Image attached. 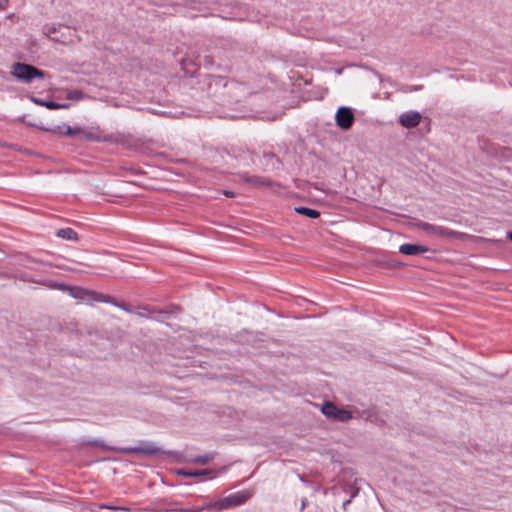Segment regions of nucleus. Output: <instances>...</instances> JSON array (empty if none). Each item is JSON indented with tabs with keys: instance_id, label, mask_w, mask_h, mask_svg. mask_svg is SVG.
<instances>
[{
	"instance_id": "33",
	"label": "nucleus",
	"mask_w": 512,
	"mask_h": 512,
	"mask_svg": "<svg viewBox=\"0 0 512 512\" xmlns=\"http://www.w3.org/2000/svg\"><path fill=\"white\" fill-rule=\"evenodd\" d=\"M507 237L510 241H512V231L507 233Z\"/></svg>"
},
{
	"instance_id": "12",
	"label": "nucleus",
	"mask_w": 512,
	"mask_h": 512,
	"mask_svg": "<svg viewBox=\"0 0 512 512\" xmlns=\"http://www.w3.org/2000/svg\"><path fill=\"white\" fill-rule=\"evenodd\" d=\"M212 473H213V471L210 469H194V470L182 469V470L178 471L179 475H183L185 477H190V478L206 476V475H210Z\"/></svg>"
},
{
	"instance_id": "9",
	"label": "nucleus",
	"mask_w": 512,
	"mask_h": 512,
	"mask_svg": "<svg viewBox=\"0 0 512 512\" xmlns=\"http://www.w3.org/2000/svg\"><path fill=\"white\" fill-rule=\"evenodd\" d=\"M31 100L33 103L43 106V107H46L47 109H50V110L68 109L70 106L68 103H57L54 101L43 100V99L36 98V97H31Z\"/></svg>"
},
{
	"instance_id": "19",
	"label": "nucleus",
	"mask_w": 512,
	"mask_h": 512,
	"mask_svg": "<svg viewBox=\"0 0 512 512\" xmlns=\"http://www.w3.org/2000/svg\"><path fill=\"white\" fill-rule=\"evenodd\" d=\"M352 418V413L348 410L338 408L334 420L346 422Z\"/></svg>"
},
{
	"instance_id": "22",
	"label": "nucleus",
	"mask_w": 512,
	"mask_h": 512,
	"mask_svg": "<svg viewBox=\"0 0 512 512\" xmlns=\"http://www.w3.org/2000/svg\"><path fill=\"white\" fill-rule=\"evenodd\" d=\"M56 31H57V28L55 25H45L43 27V32L47 36L54 34Z\"/></svg>"
},
{
	"instance_id": "17",
	"label": "nucleus",
	"mask_w": 512,
	"mask_h": 512,
	"mask_svg": "<svg viewBox=\"0 0 512 512\" xmlns=\"http://www.w3.org/2000/svg\"><path fill=\"white\" fill-rule=\"evenodd\" d=\"M214 457H215L214 453H207V454L202 455V456H196L194 458H191L189 460V462L193 463V464L205 465V464L209 463L211 460H213Z\"/></svg>"
},
{
	"instance_id": "10",
	"label": "nucleus",
	"mask_w": 512,
	"mask_h": 512,
	"mask_svg": "<svg viewBox=\"0 0 512 512\" xmlns=\"http://www.w3.org/2000/svg\"><path fill=\"white\" fill-rule=\"evenodd\" d=\"M228 84V81L225 77L222 76H213L211 77L208 83V89H214V92H217L219 89H224Z\"/></svg>"
},
{
	"instance_id": "32",
	"label": "nucleus",
	"mask_w": 512,
	"mask_h": 512,
	"mask_svg": "<svg viewBox=\"0 0 512 512\" xmlns=\"http://www.w3.org/2000/svg\"><path fill=\"white\" fill-rule=\"evenodd\" d=\"M421 89V86H414L413 88L410 89V91H417Z\"/></svg>"
},
{
	"instance_id": "28",
	"label": "nucleus",
	"mask_w": 512,
	"mask_h": 512,
	"mask_svg": "<svg viewBox=\"0 0 512 512\" xmlns=\"http://www.w3.org/2000/svg\"><path fill=\"white\" fill-rule=\"evenodd\" d=\"M351 494H350V498H354L357 496V494L359 493V488L358 487H352L351 488Z\"/></svg>"
},
{
	"instance_id": "25",
	"label": "nucleus",
	"mask_w": 512,
	"mask_h": 512,
	"mask_svg": "<svg viewBox=\"0 0 512 512\" xmlns=\"http://www.w3.org/2000/svg\"><path fill=\"white\" fill-rule=\"evenodd\" d=\"M100 508H106V509H111V510H125V511H128L129 509L126 508V507H116V506H107V505H101Z\"/></svg>"
},
{
	"instance_id": "6",
	"label": "nucleus",
	"mask_w": 512,
	"mask_h": 512,
	"mask_svg": "<svg viewBox=\"0 0 512 512\" xmlns=\"http://www.w3.org/2000/svg\"><path fill=\"white\" fill-rule=\"evenodd\" d=\"M421 114L417 111H406L399 116V123L407 129L415 128L421 121Z\"/></svg>"
},
{
	"instance_id": "5",
	"label": "nucleus",
	"mask_w": 512,
	"mask_h": 512,
	"mask_svg": "<svg viewBox=\"0 0 512 512\" xmlns=\"http://www.w3.org/2000/svg\"><path fill=\"white\" fill-rule=\"evenodd\" d=\"M354 114L351 108L342 106L335 114L336 124L343 130L349 129L354 122Z\"/></svg>"
},
{
	"instance_id": "29",
	"label": "nucleus",
	"mask_w": 512,
	"mask_h": 512,
	"mask_svg": "<svg viewBox=\"0 0 512 512\" xmlns=\"http://www.w3.org/2000/svg\"><path fill=\"white\" fill-rule=\"evenodd\" d=\"M223 194L229 198H232L235 196V193L233 191H229V190H224L223 191Z\"/></svg>"
},
{
	"instance_id": "34",
	"label": "nucleus",
	"mask_w": 512,
	"mask_h": 512,
	"mask_svg": "<svg viewBox=\"0 0 512 512\" xmlns=\"http://www.w3.org/2000/svg\"><path fill=\"white\" fill-rule=\"evenodd\" d=\"M299 479H300V481L305 482V480L302 476H300Z\"/></svg>"
},
{
	"instance_id": "24",
	"label": "nucleus",
	"mask_w": 512,
	"mask_h": 512,
	"mask_svg": "<svg viewBox=\"0 0 512 512\" xmlns=\"http://www.w3.org/2000/svg\"><path fill=\"white\" fill-rule=\"evenodd\" d=\"M114 306H117L119 307L120 309L124 310V311H127V312H131L130 308H129V305L126 304V303H121V304H118L116 301H115V304H113Z\"/></svg>"
},
{
	"instance_id": "21",
	"label": "nucleus",
	"mask_w": 512,
	"mask_h": 512,
	"mask_svg": "<svg viewBox=\"0 0 512 512\" xmlns=\"http://www.w3.org/2000/svg\"><path fill=\"white\" fill-rule=\"evenodd\" d=\"M84 94L80 90H70L66 94L68 100L78 101L83 98Z\"/></svg>"
},
{
	"instance_id": "18",
	"label": "nucleus",
	"mask_w": 512,
	"mask_h": 512,
	"mask_svg": "<svg viewBox=\"0 0 512 512\" xmlns=\"http://www.w3.org/2000/svg\"><path fill=\"white\" fill-rule=\"evenodd\" d=\"M242 180L245 182H251L256 185H261V186L270 185V181L268 179H264V178H260V177H256V176L249 177L246 174L242 175Z\"/></svg>"
},
{
	"instance_id": "31",
	"label": "nucleus",
	"mask_w": 512,
	"mask_h": 512,
	"mask_svg": "<svg viewBox=\"0 0 512 512\" xmlns=\"http://www.w3.org/2000/svg\"><path fill=\"white\" fill-rule=\"evenodd\" d=\"M307 504H308L307 499H306V498L302 499L300 509H301V510H304V509H305V507L307 506Z\"/></svg>"
},
{
	"instance_id": "15",
	"label": "nucleus",
	"mask_w": 512,
	"mask_h": 512,
	"mask_svg": "<svg viewBox=\"0 0 512 512\" xmlns=\"http://www.w3.org/2000/svg\"><path fill=\"white\" fill-rule=\"evenodd\" d=\"M81 138L88 140V141H96V142H101V141L106 140L105 138L101 137L99 131L84 130V129H82Z\"/></svg>"
},
{
	"instance_id": "26",
	"label": "nucleus",
	"mask_w": 512,
	"mask_h": 512,
	"mask_svg": "<svg viewBox=\"0 0 512 512\" xmlns=\"http://www.w3.org/2000/svg\"><path fill=\"white\" fill-rule=\"evenodd\" d=\"M204 509H207V506L206 507H201V508L181 509L180 511H183V512H201Z\"/></svg>"
},
{
	"instance_id": "2",
	"label": "nucleus",
	"mask_w": 512,
	"mask_h": 512,
	"mask_svg": "<svg viewBox=\"0 0 512 512\" xmlns=\"http://www.w3.org/2000/svg\"><path fill=\"white\" fill-rule=\"evenodd\" d=\"M249 498L248 492H236L207 505V509L215 511L227 510L244 504Z\"/></svg>"
},
{
	"instance_id": "1",
	"label": "nucleus",
	"mask_w": 512,
	"mask_h": 512,
	"mask_svg": "<svg viewBox=\"0 0 512 512\" xmlns=\"http://www.w3.org/2000/svg\"><path fill=\"white\" fill-rule=\"evenodd\" d=\"M11 74L19 81L27 84L31 83L36 78L43 79L46 75L43 70H40L33 65L21 62L13 64Z\"/></svg>"
},
{
	"instance_id": "7",
	"label": "nucleus",
	"mask_w": 512,
	"mask_h": 512,
	"mask_svg": "<svg viewBox=\"0 0 512 512\" xmlns=\"http://www.w3.org/2000/svg\"><path fill=\"white\" fill-rule=\"evenodd\" d=\"M428 251L429 248L422 244L405 243L399 247V252L408 256H416Z\"/></svg>"
},
{
	"instance_id": "23",
	"label": "nucleus",
	"mask_w": 512,
	"mask_h": 512,
	"mask_svg": "<svg viewBox=\"0 0 512 512\" xmlns=\"http://www.w3.org/2000/svg\"><path fill=\"white\" fill-rule=\"evenodd\" d=\"M51 131L53 133H56V134H59V135H63V132H64V124L62 126L58 125L56 126L55 128L51 129Z\"/></svg>"
},
{
	"instance_id": "16",
	"label": "nucleus",
	"mask_w": 512,
	"mask_h": 512,
	"mask_svg": "<svg viewBox=\"0 0 512 512\" xmlns=\"http://www.w3.org/2000/svg\"><path fill=\"white\" fill-rule=\"evenodd\" d=\"M337 409L338 407L334 403L326 402L322 405L321 411L327 418L334 420Z\"/></svg>"
},
{
	"instance_id": "3",
	"label": "nucleus",
	"mask_w": 512,
	"mask_h": 512,
	"mask_svg": "<svg viewBox=\"0 0 512 512\" xmlns=\"http://www.w3.org/2000/svg\"><path fill=\"white\" fill-rule=\"evenodd\" d=\"M72 296L74 298H80L83 300H91L95 302H103V303H109V304H115V299L107 294L97 293L94 291L85 290L82 288H78Z\"/></svg>"
},
{
	"instance_id": "14",
	"label": "nucleus",
	"mask_w": 512,
	"mask_h": 512,
	"mask_svg": "<svg viewBox=\"0 0 512 512\" xmlns=\"http://www.w3.org/2000/svg\"><path fill=\"white\" fill-rule=\"evenodd\" d=\"M295 212L301 215H304L311 219H316L320 216V212L318 210L305 207V206H298L294 208Z\"/></svg>"
},
{
	"instance_id": "8",
	"label": "nucleus",
	"mask_w": 512,
	"mask_h": 512,
	"mask_svg": "<svg viewBox=\"0 0 512 512\" xmlns=\"http://www.w3.org/2000/svg\"><path fill=\"white\" fill-rule=\"evenodd\" d=\"M419 228H421L422 230H424L428 233H431V234H437V235H443V236L452 235V231H450L449 229L442 227V226L433 225V224H430L427 222H421L419 224Z\"/></svg>"
},
{
	"instance_id": "30",
	"label": "nucleus",
	"mask_w": 512,
	"mask_h": 512,
	"mask_svg": "<svg viewBox=\"0 0 512 512\" xmlns=\"http://www.w3.org/2000/svg\"><path fill=\"white\" fill-rule=\"evenodd\" d=\"M351 501H352V498H350V497H349L347 500H345V501L343 502L342 507H343V509H344V510H346V509H347V506L349 505V503H350Z\"/></svg>"
},
{
	"instance_id": "11",
	"label": "nucleus",
	"mask_w": 512,
	"mask_h": 512,
	"mask_svg": "<svg viewBox=\"0 0 512 512\" xmlns=\"http://www.w3.org/2000/svg\"><path fill=\"white\" fill-rule=\"evenodd\" d=\"M262 161H264L263 169L266 171L275 169L276 164L279 163L278 158L273 153H264Z\"/></svg>"
},
{
	"instance_id": "13",
	"label": "nucleus",
	"mask_w": 512,
	"mask_h": 512,
	"mask_svg": "<svg viewBox=\"0 0 512 512\" xmlns=\"http://www.w3.org/2000/svg\"><path fill=\"white\" fill-rule=\"evenodd\" d=\"M56 236L59 238H62L64 240H69V241H77L78 240V234L72 228L59 229L56 232Z\"/></svg>"
},
{
	"instance_id": "4",
	"label": "nucleus",
	"mask_w": 512,
	"mask_h": 512,
	"mask_svg": "<svg viewBox=\"0 0 512 512\" xmlns=\"http://www.w3.org/2000/svg\"><path fill=\"white\" fill-rule=\"evenodd\" d=\"M120 451L128 454H143L146 456H156L162 453L159 447L150 442H144L134 447H124L121 448Z\"/></svg>"
},
{
	"instance_id": "27",
	"label": "nucleus",
	"mask_w": 512,
	"mask_h": 512,
	"mask_svg": "<svg viewBox=\"0 0 512 512\" xmlns=\"http://www.w3.org/2000/svg\"><path fill=\"white\" fill-rule=\"evenodd\" d=\"M8 0H0V11L5 10L8 7Z\"/></svg>"
},
{
	"instance_id": "20",
	"label": "nucleus",
	"mask_w": 512,
	"mask_h": 512,
	"mask_svg": "<svg viewBox=\"0 0 512 512\" xmlns=\"http://www.w3.org/2000/svg\"><path fill=\"white\" fill-rule=\"evenodd\" d=\"M81 134H82V128H80V127H71L69 125L64 124L63 135H67V136H71V137H76V136H80L81 137Z\"/></svg>"
}]
</instances>
